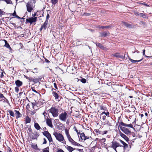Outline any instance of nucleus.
Returning <instances> with one entry per match:
<instances>
[{
    "label": "nucleus",
    "mask_w": 152,
    "mask_h": 152,
    "mask_svg": "<svg viewBox=\"0 0 152 152\" xmlns=\"http://www.w3.org/2000/svg\"><path fill=\"white\" fill-rule=\"evenodd\" d=\"M15 112L16 118H18L21 116L22 115L19 113V111L15 110Z\"/></svg>",
    "instance_id": "obj_19"
},
{
    "label": "nucleus",
    "mask_w": 152,
    "mask_h": 152,
    "mask_svg": "<svg viewBox=\"0 0 152 152\" xmlns=\"http://www.w3.org/2000/svg\"><path fill=\"white\" fill-rule=\"evenodd\" d=\"M54 87L56 89H58V88H57V87L56 86V83H54Z\"/></svg>",
    "instance_id": "obj_48"
},
{
    "label": "nucleus",
    "mask_w": 152,
    "mask_h": 152,
    "mask_svg": "<svg viewBox=\"0 0 152 152\" xmlns=\"http://www.w3.org/2000/svg\"><path fill=\"white\" fill-rule=\"evenodd\" d=\"M29 80H30V81H33V82H34V78L31 77V78H29Z\"/></svg>",
    "instance_id": "obj_46"
},
{
    "label": "nucleus",
    "mask_w": 152,
    "mask_h": 152,
    "mask_svg": "<svg viewBox=\"0 0 152 152\" xmlns=\"http://www.w3.org/2000/svg\"><path fill=\"white\" fill-rule=\"evenodd\" d=\"M134 14L135 15L137 16H139L140 13H139L137 11H135L134 12Z\"/></svg>",
    "instance_id": "obj_37"
},
{
    "label": "nucleus",
    "mask_w": 152,
    "mask_h": 152,
    "mask_svg": "<svg viewBox=\"0 0 152 152\" xmlns=\"http://www.w3.org/2000/svg\"><path fill=\"white\" fill-rule=\"evenodd\" d=\"M99 28H105V26H99Z\"/></svg>",
    "instance_id": "obj_54"
},
{
    "label": "nucleus",
    "mask_w": 152,
    "mask_h": 152,
    "mask_svg": "<svg viewBox=\"0 0 152 152\" xmlns=\"http://www.w3.org/2000/svg\"><path fill=\"white\" fill-rule=\"evenodd\" d=\"M53 135L59 142L64 144H66V141L62 134L59 132H55L53 133Z\"/></svg>",
    "instance_id": "obj_2"
},
{
    "label": "nucleus",
    "mask_w": 152,
    "mask_h": 152,
    "mask_svg": "<svg viewBox=\"0 0 152 152\" xmlns=\"http://www.w3.org/2000/svg\"><path fill=\"white\" fill-rule=\"evenodd\" d=\"M34 82L36 83H37L39 81V79L38 78H34Z\"/></svg>",
    "instance_id": "obj_34"
},
{
    "label": "nucleus",
    "mask_w": 152,
    "mask_h": 152,
    "mask_svg": "<svg viewBox=\"0 0 152 152\" xmlns=\"http://www.w3.org/2000/svg\"><path fill=\"white\" fill-rule=\"evenodd\" d=\"M122 23L127 28H132V26L131 25L128 24L126 22H122Z\"/></svg>",
    "instance_id": "obj_18"
},
{
    "label": "nucleus",
    "mask_w": 152,
    "mask_h": 152,
    "mask_svg": "<svg viewBox=\"0 0 152 152\" xmlns=\"http://www.w3.org/2000/svg\"><path fill=\"white\" fill-rule=\"evenodd\" d=\"M96 44L97 46L99 47L101 49H102L104 50L106 49V48H104L103 45H102V44H101L99 43H96Z\"/></svg>",
    "instance_id": "obj_21"
},
{
    "label": "nucleus",
    "mask_w": 152,
    "mask_h": 152,
    "mask_svg": "<svg viewBox=\"0 0 152 152\" xmlns=\"http://www.w3.org/2000/svg\"><path fill=\"white\" fill-rule=\"evenodd\" d=\"M31 147L34 149H37V146L36 144H33L31 145Z\"/></svg>",
    "instance_id": "obj_28"
},
{
    "label": "nucleus",
    "mask_w": 152,
    "mask_h": 152,
    "mask_svg": "<svg viewBox=\"0 0 152 152\" xmlns=\"http://www.w3.org/2000/svg\"><path fill=\"white\" fill-rule=\"evenodd\" d=\"M45 61L47 63L50 62V61L49 60H48V59H45Z\"/></svg>",
    "instance_id": "obj_55"
},
{
    "label": "nucleus",
    "mask_w": 152,
    "mask_h": 152,
    "mask_svg": "<svg viewBox=\"0 0 152 152\" xmlns=\"http://www.w3.org/2000/svg\"><path fill=\"white\" fill-rule=\"evenodd\" d=\"M102 140H103L104 142H105L106 140L104 138H103Z\"/></svg>",
    "instance_id": "obj_57"
},
{
    "label": "nucleus",
    "mask_w": 152,
    "mask_h": 152,
    "mask_svg": "<svg viewBox=\"0 0 152 152\" xmlns=\"http://www.w3.org/2000/svg\"><path fill=\"white\" fill-rule=\"evenodd\" d=\"M113 55L114 56L120 58L122 59H124L125 57V55H124V56H123L120 55L119 53H118L114 54H113Z\"/></svg>",
    "instance_id": "obj_12"
},
{
    "label": "nucleus",
    "mask_w": 152,
    "mask_h": 152,
    "mask_svg": "<svg viewBox=\"0 0 152 152\" xmlns=\"http://www.w3.org/2000/svg\"><path fill=\"white\" fill-rule=\"evenodd\" d=\"M146 6H147V7H149V6L148 5V4H144Z\"/></svg>",
    "instance_id": "obj_62"
},
{
    "label": "nucleus",
    "mask_w": 152,
    "mask_h": 152,
    "mask_svg": "<svg viewBox=\"0 0 152 152\" xmlns=\"http://www.w3.org/2000/svg\"><path fill=\"white\" fill-rule=\"evenodd\" d=\"M129 59L132 63H135L136 62H140L142 60V59H141L139 60H134L131 59L130 58H129Z\"/></svg>",
    "instance_id": "obj_26"
},
{
    "label": "nucleus",
    "mask_w": 152,
    "mask_h": 152,
    "mask_svg": "<svg viewBox=\"0 0 152 152\" xmlns=\"http://www.w3.org/2000/svg\"><path fill=\"white\" fill-rule=\"evenodd\" d=\"M75 150H76V151L75 152H77V151H79V152H82V151H83V149H78V148H77V149L75 148Z\"/></svg>",
    "instance_id": "obj_31"
},
{
    "label": "nucleus",
    "mask_w": 152,
    "mask_h": 152,
    "mask_svg": "<svg viewBox=\"0 0 152 152\" xmlns=\"http://www.w3.org/2000/svg\"><path fill=\"white\" fill-rule=\"evenodd\" d=\"M49 148L47 147L46 148L43 149V152H49Z\"/></svg>",
    "instance_id": "obj_30"
},
{
    "label": "nucleus",
    "mask_w": 152,
    "mask_h": 152,
    "mask_svg": "<svg viewBox=\"0 0 152 152\" xmlns=\"http://www.w3.org/2000/svg\"><path fill=\"white\" fill-rule=\"evenodd\" d=\"M140 116H141V117H142L143 116V114H141L140 115Z\"/></svg>",
    "instance_id": "obj_64"
},
{
    "label": "nucleus",
    "mask_w": 152,
    "mask_h": 152,
    "mask_svg": "<svg viewBox=\"0 0 152 152\" xmlns=\"http://www.w3.org/2000/svg\"><path fill=\"white\" fill-rule=\"evenodd\" d=\"M43 114L45 116V114H47V113H46L45 112L43 113Z\"/></svg>",
    "instance_id": "obj_56"
},
{
    "label": "nucleus",
    "mask_w": 152,
    "mask_h": 152,
    "mask_svg": "<svg viewBox=\"0 0 152 152\" xmlns=\"http://www.w3.org/2000/svg\"><path fill=\"white\" fill-rule=\"evenodd\" d=\"M43 134L48 138L50 142H51L53 141L51 135L48 131H45L43 132Z\"/></svg>",
    "instance_id": "obj_7"
},
{
    "label": "nucleus",
    "mask_w": 152,
    "mask_h": 152,
    "mask_svg": "<svg viewBox=\"0 0 152 152\" xmlns=\"http://www.w3.org/2000/svg\"><path fill=\"white\" fill-rule=\"evenodd\" d=\"M101 34L102 37H105L109 35V33L107 31V32H104L102 33Z\"/></svg>",
    "instance_id": "obj_22"
},
{
    "label": "nucleus",
    "mask_w": 152,
    "mask_h": 152,
    "mask_svg": "<svg viewBox=\"0 0 152 152\" xmlns=\"http://www.w3.org/2000/svg\"><path fill=\"white\" fill-rule=\"evenodd\" d=\"M15 17L18 18H19V19L20 18L17 15H16V16H15Z\"/></svg>",
    "instance_id": "obj_60"
},
{
    "label": "nucleus",
    "mask_w": 152,
    "mask_h": 152,
    "mask_svg": "<svg viewBox=\"0 0 152 152\" xmlns=\"http://www.w3.org/2000/svg\"><path fill=\"white\" fill-rule=\"evenodd\" d=\"M23 93V92H20L19 93V94L21 96V94Z\"/></svg>",
    "instance_id": "obj_61"
},
{
    "label": "nucleus",
    "mask_w": 152,
    "mask_h": 152,
    "mask_svg": "<svg viewBox=\"0 0 152 152\" xmlns=\"http://www.w3.org/2000/svg\"><path fill=\"white\" fill-rule=\"evenodd\" d=\"M15 83L16 86L18 87H20L23 84L22 82L19 80H16L15 82Z\"/></svg>",
    "instance_id": "obj_14"
},
{
    "label": "nucleus",
    "mask_w": 152,
    "mask_h": 152,
    "mask_svg": "<svg viewBox=\"0 0 152 152\" xmlns=\"http://www.w3.org/2000/svg\"><path fill=\"white\" fill-rule=\"evenodd\" d=\"M44 142L43 143V144H45L47 143V141L45 138H44Z\"/></svg>",
    "instance_id": "obj_47"
},
{
    "label": "nucleus",
    "mask_w": 152,
    "mask_h": 152,
    "mask_svg": "<svg viewBox=\"0 0 152 152\" xmlns=\"http://www.w3.org/2000/svg\"><path fill=\"white\" fill-rule=\"evenodd\" d=\"M57 152H64V151L61 149H59L58 150Z\"/></svg>",
    "instance_id": "obj_42"
},
{
    "label": "nucleus",
    "mask_w": 152,
    "mask_h": 152,
    "mask_svg": "<svg viewBox=\"0 0 152 152\" xmlns=\"http://www.w3.org/2000/svg\"><path fill=\"white\" fill-rule=\"evenodd\" d=\"M81 82L83 83H85L86 82V80L85 79L83 78L81 80Z\"/></svg>",
    "instance_id": "obj_38"
},
{
    "label": "nucleus",
    "mask_w": 152,
    "mask_h": 152,
    "mask_svg": "<svg viewBox=\"0 0 152 152\" xmlns=\"http://www.w3.org/2000/svg\"><path fill=\"white\" fill-rule=\"evenodd\" d=\"M37 17H32L27 18L26 20V22L30 23V25L32 24L33 23H34V25H35L37 20Z\"/></svg>",
    "instance_id": "obj_5"
},
{
    "label": "nucleus",
    "mask_w": 152,
    "mask_h": 152,
    "mask_svg": "<svg viewBox=\"0 0 152 152\" xmlns=\"http://www.w3.org/2000/svg\"><path fill=\"white\" fill-rule=\"evenodd\" d=\"M18 87H18L17 86L15 88V91L17 93H18L19 91V89Z\"/></svg>",
    "instance_id": "obj_36"
},
{
    "label": "nucleus",
    "mask_w": 152,
    "mask_h": 152,
    "mask_svg": "<svg viewBox=\"0 0 152 152\" xmlns=\"http://www.w3.org/2000/svg\"><path fill=\"white\" fill-rule=\"evenodd\" d=\"M111 26H105V28H110Z\"/></svg>",
    "instance_id": "obj_51"
},
{
    "label": "nucleus",
    "mask_w": 152,
    "mask_h": 152,
    "mask_svg": "<svg viewBox=\"0 0 152 152\" xmlns=\"http://www.w3.org/2000/svg\"><path fill=\"white\" fill-rule=\"evenodd\" d=\"M52 119L47 118L46 120V122L47 124L50 127L52 128L53 127V126L52 124Z\"/></svg>",
    "instance_id": "obj_8"
},
{
    "label": "nucleus",
    "mask_w": 152,
    "mask_h": 152,
    "mask_svg": "<svg viewBox=\"0 0 152 152\" xmlns=\"http://www.w3.org/2000/svg\"><path fill=\"white\" fill-rule=\"evenodd\" d=\"M38 16V15H37V13H35L32 15V16H33L32 17H37V16Z\"/></svg>",
    "instance_id": "obj_39"
},
{
    "label": "nucleus",
    "mask_w": 152,
    "mask_h": 152,
    "mask_svg": "<svg viewBox=\"0 0 152 152\" xmlns=\"http://www.w3.org/2000/svg\"><path fill=\"white\" fill-rule=\"evenodd\" d=\"M27 10L29 12H31L33 10L34 6L31 1H28L26 5Z\"/></svg>",
    "instance_id": "obj_6"
},
{
    "label": "nucleus",
    "mask_w": 152,
    "mask_h": 152,
    "mask_svg": "<svg viewBox=\"0 0 152 152\" xmlns=\"http://www.w3.org/2000/svg\"><path fill=\"white\" fill-rule=\"evenodd\" d=\"M39 136V134L38 133H36V134L35 135L34 137L33 138V139H37L38 137Z\"/></svg>",
    "instance_id": "obj_32"
},
{
    "label": "nucleus",
    "mask_w": 152,
    "mask_h": 152,
    "mask_svg": "<svg viewBox=\"0 0 152 152\" xmlns=\"http://www.w3.org/2000/svg\"><path fill=\"white\" fill-rule=\"evenodd\" d=\"M44 29V28H42V26H41V28H40V31H41V30H42V29Z\"/></svg>",
    "instance_id": "obj_63"
},
{
    "label": "nucleus",
    "mask_w": 152,
    "mask_h": 152,
    "mask_svg": "<svg viewBox=\"0 0 152 152\" xmlns=\"http://www.w3.org/2000/svg\"><path fill=\"white\" fill-rule=\"evenodd\" d=\"M32 106H33V107H34V106L35 105H36V102L34 103V102H33V103H32Z\"/></svg>",
    "instance_id": "obj_53"
},
{
    "label": "nucleus",
    "mask_w": 152,
    "mask_h": 152,
    "mask_svg": "<svg viewBox=\"0 0 152 152\" xmlns=\"http://www.w3.org/2000/svg\"><path fill=\"white\" fill-rule=\"evenodd\" d=\"M120 142L124 145V147H123L122 146H121L120 147L118 148V149L124 150V149L125 148H128V145L127 144L125 143L124 142L121 140H120Z\"/></svg>",
    "instance_id": "obj_9"
},
{
    "label": "nucleus",
    "mask_w": 152,
    "mask_h": 152,
    "mask_svg": "<svg viewBox=\"0 0 152 152\" xmlns=\"http://www.w3.org/2000/svg\"><path fill=\"white\" fill-rule=\"evenodd\" d=\"M16 15H16V12L15 11L14 13L12 14V16H13L15 17Z\"/></svg>",
    "instance_id": "obj_50"
},
{
    "label": "nucleus",
    "mask_w": 152,
    "mask_h": 152,
    "mask_svg": "<svg viewBox=\"0 0 152 152\" xmlns=\"http://www.w3.org/2000/svg\"><path fill=\"white\" fill-rule=\"evenodd\" d=\"M48 23V21L46 20L44 22V23L42 26V28H44V29H45L47 27V25Z\"/></svg>",
    "instance_id": "obj_24"
},
{
    "label": "nucleus",
    "mask_w": 152,
    "mask_h": 152,
    "mask_svg": "<svg viewBox=\"0 0 152 152\" xmlns=\"http://www.w3.org/2000/svg\"><path fill=\"white\" fill-rule=\"evenodd\" d=\"M8 112L10 113V116L13 117H14V113L13 111L10 110L8 111Z\"/></svg>",
    "instance_id": "obj_29"
},
{
    "label": "nucleus",
    "mask_w": 152,
    "mask_h": 152,
    "mask_svg": "<svg viewBox=\"0 0 152 152\" xmlns=\"http://www.w3.org/2000/svg\"><path fill=\"white\" fill-rule=\"evenodd\" d=\"M120 127L121 131L126 134H128L131 132L128 129L124 127L121 128Z\"/></svg>",
    "instance_id": "obj_11"
},
{
    "label": "nucleus",
    "mask_w": 152,
    "mask_h": 152,
    "mask_svg": "<svg viewBox=\"0 0 152 152\" xmlns=\"http://www.w3.org/2000/svg\"><path fill=\"white\" fill-rule=\"evenodd\" d=\"M53 95L55 97L56 99H58V94L55 92H53Z\"/></svg>",
    "instance_id": "obj_27"
},
{
    "label": "nucleus",
    "mask_w": 152,
    "mask_h": 152,
    "mask_svg": "<svg viewBox=\"0 0 152 152\" xmlns=\"http://www.w3.org/2000/svg\"><path fill=\"white\" fill-rule=\"evenodd\" d=\"M139 16H140L143 17V18H145L146 17L145 15V14H143L142 13H140V14Z\"/></svg>",
    "instance_id": "obj_35"
},
{
    "label": "nucleus",
    "mask_w": 152,
    "mask_h": 152,
    "mask_svg": "<svg viewBox=\"0 0 152 152\" xmlns=\"http://www.w3.org/2000/svg\"><path fill=\"white\" fill-rule=\"evenodd\" d=\"M0 98L2 99L4 98V97L3 96V94L1 93H0Z\"/></svg>",
    "instance_id": "obj_41"
},
{
    "label": "nucleus",
    "mask_w": 152,
    "mask_h": 152,
    "mask_svg": "<svg viewBox=\"0 0 152 152\" xmlns=\"http://www.w3.org/2000/svg\"><path fill=\"white\" fill-rule=\"evenodd\" d=\"M148 113H145V115L146 116V117H147L148 116Z\"/></svg>",
    "instance_id": "obj_59"
},
{
    "label": "nucleus",
    "mask_w": 152,
    "mask_h": 152,
    "mask_svg": "<svg viewBox=\"0 0 152 152\" xmlns=\"http://www.w3.org/2000/svg\"><path fill=\"white\" fill-rule=\"evenodd\" d=\"M65 148L69 151V152H72L73 151H74L75 150V148H74L71 146L68 145H66V146Z\"/></svg>",
    "instance_id": "obj_13"
},
{
    "label": "nucleus",
    "mask_w": 152,
    "mask_h": 152,
    "mask_svg": "<svg viewBox=\"0 0 152 152\" xmlns=\"http://www.w3.org/2000/svg\"><path fill=\"white\" fill-rule=\"evenodd\" d=\"M106 118V116L105 115H104L102 116V119L103 120H105Z\"/></svg>",
    "instance_id": "obj_49"
},
{
    "label": "nucleus",
    "mask_w": 152,
    "mask_h": 152,
    "mask_svg": "<svg viewBox=\"0 0 152 152\" xmlns=\"http://www.w3.org/2000/svg\"><path fill=\"white\" fill-rule=\"evenodd\" d=\"M120 134L121 137L124 138L125 140L126 141H128L129 140V138L124 134H123V133L120 132Z\"/></svg>",
    "instance_id": "obj_15"
},
{
    "label": "nucleus",
    "mask_w": 152,
    "mask_h": 152,
    "mask_svg": "<svg viewBox=\"0 0 152 152\" xmlns=\"http://www.w3.org/2000/svg\"><path fill=\"white\" fill-rule=\"evenodd\" d=\"M107 132V131H104L103 132V134H106Z\"/></svg>",
    "instance_id": "obj_52"
},
{
    "label": "nucleus",
    "mask_w": 152,
    "mask_h": 152,
    "mask_svg": "<svg viewBox=\"0 0 152 152\" xmlns=\"http://www.w3.org/2000/svg\"><path fill=\"white\" fill-rule=\"evenodd\" d=\"M31 118L28 116H26L25 118V123L27 124L28 123H30L31 121Z\"/></svg>",
    "instance_id": "obj_20"
},
{
    "label": "nucleus",
    "mask_w": 152,
    "mask_h": 152,
    "mask_svg": "<svg viewBox=\"0 0 152 152\" xmlns=\"http://www.w3.org/2000/svg\"><path fill=\"white\" fill-rule=\"evenodd\" d=\"M5 45H4V46L5 47H6V48H7L9 49L10 50H12V48L10 47L9 44L7 43V41H6V40H5Z\"/></svg>",
    "instance_id": "obj_25"
},
{
    "label": "nucleus",
    "mask_w": 152,
    "mask_h": 152,
    "mask_svg": "<svg viewBox=\"0 0 152 152\" xmlns=\"http://www.w3.org/2000/svg\"><path fill=\"white\" fill-rule=\"evenodd\" d=\"M65 135L68 140L72 145L78 146H82L80 144L77 142L72 138L69 134V130L67 129H64Z\"/></svg>",
    "instance_id": "obj_1"
},
{
    "label": "nucleus",
    "mask_w": 152,
    "mask_h": 152,
    "mask_svg": "<svg viewBox=\"0 0 152 152\" xmlns=\"http://www.w3.org/2000/svg\"><path fill=\"white\" fill-rule=\"evenodd\" d=\"M145 49H144L143 50V55H145V57H149L148 56H147L145 55Z\"/></svg>",
    "instance_id": "obj_45"
},
{
    "label": "nucleus",
    "mask_w": 152,
    "mask_h": 152,
    "mask_svg": "<svg viewBox=\"0 0 152 152\" xmlns=\"http://www.w3.org/2000/svg\"><path fill=\"white\" fill-rule=\"evenodd\" d=\"M68 116L67 113L64 112L60 114L58 117L59 119L61 121L65 122Z\"/></svg>",
    "instance_id": "obj_3"
},
{
    "label": "nucleus",
    "mask_w": 152,
    "mask_h": 152,
    "mask_svg": "<svg viewBox=\"0 0 152 152\" xmlns=\"http://www.w3.org/2000/svg\"><path fill=\"white\" fill-rule=\"evenodd\" d=\"M32 90H33V91H34L35 92H36V93H38L37 91H36V90H35L34 89H33Z\"/></svg>",
    "instance_id": "obj_58"
},
{
    "label": "nucleus",
    "mask_w": 152,
    "mask_h": 152,
    "mask_svg": "<svg viewBox=\"0 0 152 152\" xmlns=\"http://www.w3.org/2000/svg\"><path fill=\"white\" fill-rule=\"evenodd\" d=\"M120 124L121 126H122L127 127H130V128H132L133 127V125L131 124H125L123 122H122Z\"/></svg>",
    "instance_id": "obj_16"
},
{
    "label": "nucleus",
    "mask_w": 152,
    "mask_h": 152,
    "mask_svg": "<svg viewBox=\"0 0 152 152\" xmlns=\"http://www.w3.org/2000/svg\"><path fill=\"white\" fill-rule=\"evenodd\" d=\"M90 15V13H85L83 15L86 16H89Z\"/></svg>",
    "instance_id": "obj_43"
},
{
    "label": "nucleus",
    "mask_w": 152,
    "mask_h": 152,
    "mask_svg": "<svg viewBox=\"0 0 152 152\" xmlns=\"http://www.w3.org/2000/svg\"><path fill=\"white\" fill-rule=\"evenodd\" d=\"M104 114L106 116L108 115L109 114V113L108 112H107L106 113H105V112H102V114Z\"/></svg>",
    "instance_id": "obj_40"
},
{
    "label": "nucleus",
    "mask_w": 152,
    "mask_h": 152,
    "mask_svg": "<svg viewBox=\"0 0 152 152\" xmlns=\"http://www.w3.org/2000/svg\"><path fill=\"white\" fill-rule=\"evenodd\" d=\"M35 128L37 130H39L41 129L40 126L37 123H35L34 124Z\"/></svg>",
    "instance_id": "obj_23"
},
{
    "label": "nucleus",
    "mask_w": 152,
    "mask_h": 152,
    "mask_svg": "<svg viewBox=\"0 0 152 152\" xmlns=\"http://www.w3.org/2000/svg\"><path fill=\"white\" fill-rule=\"evenodd\" d=\"M54 117H56L58 115V109L54 107H52L48 110Z\"/></svg>",
    "instance_id": "obj_4"
},
{
    "label": "nucleus",
    "mask_w": 152,
    "mask_h": 152,
    "mask_svg": "<svg viewBox=\"0 0 152 152\" xmlns=\"http://www.w3.org/2000/svg\"><path fill=\"white\" fill-rule=\"evenodd\" d=\"M112 147L115 150L116 152H117L116 148L119 146V143L115 142H112Z\"/></svg>",
    "instance_id": "obj_10"
},
{
    "label": "nucleus",
    "mask_w": 152,
    "mask_h": 152,
    "mask_svg": "<svg viewBox=\"0 0 152 152\" xmlns=\"http://www.w3.org/2000/svg\"><path fill=\"white\" fill-rule=\"evenodd\" d=\"M51 2L53 4H55L58 1V0H51Z\"/></svg>",
    "instance_id": "obj_33"
},
{
    "label": "nucleus",
    "mask_w": 152,
    "mask_h": 152,
    "mask_svg": "<svg viewBox=\"0 0 152 152\" xmlns=\"http://www.w3.org/2000/svg\"><path fill=\"white\" fill-rule=\"evenodd\" d=\"M80 135V139L82 140H85L86 139L88 138L85 136V135L83 133H81Z\"/></svg>",
    "instance_id": "obj_17"
},
{
    "label": "nucleus",
    "mask_w": 152,
    "mask_h": 152,
    "mask_svg": "<svg viewBox=\"0 0 152 152\" xmlns=\"http://www.w3.org/2000/svg\"><path fill=\"white\" fill-rule=\"evenodd\" d=\"M50 18V16L48 14H47L46 16V20H48Z\"/></svg>",
    "instance_id": "obj_44"
}]
</instances>
